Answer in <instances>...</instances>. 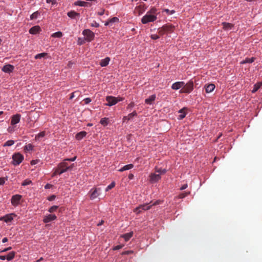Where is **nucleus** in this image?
Instances as JSON below:
<instances>
[{
    "label": "nucleus",
    "instance_id": "2eb2a0df",
    "mask_svg": "<svg viewBox=\"0 0 262 262\" xmlns=\"http://www.w3.org/2000/svg\"><path fill=\"white\" fill-rule=\"evenodd\" d=\"M184 85V81H178L173 83L171 85V89L174 90H178L182 88Z\"/></svg>",
    "mask_w": 262,
    "mask_h": 262
},
{
    "label": "nucleus",
    "instance_id": "bb28decb",
    "mask_svg": "<svg viewBox=\"0 0 262 262\" xmlns=\"http://www.w3.org/2000/svg\"><path fill=\"white\" fill-rule=\"evenodd\" d=\"M116 22H119V18L117 17H114L110 19L108 21H106L104 25L105 26H107Z\"/></svg>",
    "mask_w": 262,
    "mask_h": 262
},
{
    "label": "nucleus",
    "instance_id": "338daca9",
    "mask_svg": "<svg viewBox=\"0 0 262 262\" xmlns=\"http://www.w3.org/2000/svg\"><path fill=\"white\" fill-rule=\"evenodd\" d=\"M122 246L121 245H117V246H116L114 247L113 248V250H119L120 249H121L122 248Z\"/></svg>",
    "mask_w": 262,
    "mask_h": 262
},
{
    "label": "nucleus",
    "instance_id": "c85d7f7f",
    "mask_svg": "<svg viewBox=\"0 0 262 262\" xmlns=\"http://www.w3.org/2000/svg\"><path fill=\"white\" fill-rule=\"evenodd\" d=\"M255 60V57H251L250 58H246L245 59L243 60L241 62V64H243L247 63H251L253 62Z\"/></svg>",
    "mask_w": 262,
    "mask_h": 262
},
{
    "label": "nucleus",
    "instance_id": "ea45409f",
    "mask_svg": "<svg viewBox=\"0 0 262 262\" xmlns=\"http://www.w3.org/2000/svg\"><path fill=\"white\" fill-rule=\"evenodd\" d=\"M58 207L59 206L57 205L52 206L48 209V211L50 213L54 212L58 208Z\"/></svg>",
    "mask_w": 262,
    "mask_h": 262
},
{
    "label": "nucleus",
    "instance_id": "3c124183",
    "mask_svg": "<svg viewBox=\"0 0 262 262\" xmlns=\"http://www.w3.org/2000/svg\"><path fill=\"white\" fill-rule=\"evenodd\" d=\"M158 33L160 35H164L166 32V31L163 30V26L161 28L158 29Z\"/></svg>",
    "mask_w": 262,
    "mask_h": 262
},
{
    "label": "nucleus",
    "instance_id": "4c0bfd02",
    "mask_svg": "<svg viewBox=\"0 0 262 262\" xmlns=\"http://www.w3.org/2000/svg\"><path fill=\"white\" fill-rule=\"evenodd\" d=\"M62 33L60 31L56 32L55 33H54L52 36L53 37H57V38H60L62 36Z\"/></svg>",
    "mask_w": 262,
    "mask_h": 262
},
{
    "label": "nucleus",
    "instance_id": "680f3d73",
    "mask_svg": "<svg viewBox=\"0 0 262 262\" xmlns=\"http://www.w3.org/2000/svg\"><path fill=\"white\" fill-rule=\"evenodd\" d=\"M39 161V160H33L31 161V164L34 165L36 164Z\"/></svg>",
    "mask_w": 262,
    "mask_h": 262
},
{
    "label": "nucleus",
    "instance_id": "09e8293b",
    "mask_svg": "<svg viewBox=\"0 0 262 262\" xmlns=\"http://www.w3.org/2000/svg\"><path fill=\"white\" fill-rule=\"evenodd\" d=\"M45 136V132H41L39 133L38 134H37L35 138L36 139H39L40 138L43 137Z\"/></svg>",
    "mask_w": 262,
    "mask_h": 262
},
{
    "label": "nucleus",
    "instance_id": "052dcab7",
    "mask_svg": "<svg viewBox=\"0 0 262 262\" xmlns=\"http://www.w3.org/2000/svg\"><path fill=\"white\" fill-rule=\"evenodd\" d=\"M11 249H12V247H8V248H5V249H3V250H1V251H0V252H1V253L6 252H7V251H9V250H11Z\"/></svg>",
    "mask_w": 262,
    "mask_h": 262
},
{
    "label": "nucleus",
    "instance_id": "c03bdc74",
    "mask_svg": "<svg viewBox=\"0 0 262 262\" xmlns=\"http://www.w3.org/2000/svg\"><path fill=\"white\" fill-rule=\"evenodd\" d=\"M32 183V181L29 179H26L23 183L22 186H25Z\"/></svg>",
    "mask_w": 262,
    "mask_h": 262
},
{
    "label": "nucleus",
    "instance_id": "72a5a7b5",
    "mask_svg": "<svg viewBox=\"0 0 262 262\" xmlns=\"http://www.w3.org/2000/svg\"><path fill=\"white\" fill-rule=\"evenodd\" d=\"M40 12H39L38 11H36L35 12L33 13L30 15V19L31 20L36 19L38 18V17L39 16H40Z\"/></svg>",
    "mask_w": 262,
    "mask_h": 262
},
{
    "label": "nucleus",
    "instance_id": "e433bc0d",
    "mask_svg": "<svg viewBox=\"0 0 262 262\" xmlns=\"http://www.w3.org/2000/svg\"><path fill=\"white\" fill-rule=\"evenodd\" d=\"M14 144V141L12 140H10L7 141H6L4 144L3 145V146H12Z\"/></svg>",
    "mask_w": 262,
    "mask_h": 262
},
{
    "label": "nucleus",
    "instance_id": "cd10ccee",
    "mask_svg": "<svg viewBox=\"0 0 262 262\" xmlns=\"http://www.w3.org/2000/svg\"><path fill=\"white\" fill-rule=\"evenodd\" d=\"M134 165L132 164H129L126 165H124L122 168H121L120 169L118 170L119 171L122 172L127 170H129L133 168Z\"/></svg>",
    "mask_w": 262,
    "mask_h": 262
},
{
    "label": "nucleus",
    "instance_id": "7ed1b4c3",
    "mask_svg": "<svg viewBox=\"0 0 262 262\" xmlns=\"http://www.w3.org/2000/svg\"><path fill=\"white\" fill-rule=\"evenodd\" d=\"M193 82L192 81L190 80L186 84L184 83V85L183 86V88L181 90L180 92L189 94L191 93L193 91Z\"/></svg>",
    "mask_w": 262,
    "mask_h": 262
},
{
    "label": "nucleus",
    "instance_id": "f704fd0d",
    "mask_svg": "<svg viewBox=\"0 0 262 262\" xmlns=\"http://www.w3.org/2000/svg\"><path fill=\"white\" fill-rule=\"evenodd\" d=\"M47 53H39V54H36L34 58L35 59H40L41 58H43L45 57V56H46L47 55Z\"/></svg>",
    "mask_w": 262,
    "mask_h": 262
},
{
    "label": "nucleus",
    "instance_id": "4468645a",
    "mask_svg": "<svg viewBox=\"0 0 262 262\" xmlns=\"http://www.w3.org/2000/svg\"><path fill=\"white\" fill-rule=\"evenodd\" d=\"M175 26L171 24H166L163 26V30H165L166 33H172L174 31Z\"/></svg>",
    "mask_w": 262,
    "mask_h": 262
},
{
    "label": "nucleus",
    "instance_id": "dca6fc26",
    "mask_svg": "<svg viewBox=\"0 0 262 262\" xmlns=\"http://www.w3.org/2000/svg\"><path fill=\"white\" fill-rule=\"evenodd\" d=\"M66 168L65 167V162H62L58 164L57 167L55 169L56 172H58V174L60 175L62 173H60V171Z\"/></svg>",
    "mask_w": 262,
    "mask_h": 262
},
{
    "label": "nucleus",
    "instance_id": "79ce46f5",
    "mask_svg": "<svg viewBox=\"0 0 262 262\" xmlns=\"http://www.w3.org/2000/svg\"><path fill=\"white\" fill-rule=\"evenodd\" d=\"M107 120H108V119L106 118H103L100 120V123L102 125H103L104 126H106L108 124Z\"/></svg>",
    "mask_w": 262,
    "mask_h": 262
},
{
    "label": "nucleus",
    "instance_id": "864d4df0",
    "mask_svg": "<svg viewBox=\"0 0 262 262\" xmlns=\"http://www.w3.org/2000/svg\"><path fill=\"white\" fill-rule=\"evenodd\" d=\"M83 101L84 102L85 104H89L92 101V100L90 98L88 97L84 99Z\"/></svg>",
    "mask_w": 262,
    "mask_h": 262
},
{
    "label": "nucleus",
    "instance_id": "f3484780",
    "mask_svg": "<svg viewBox=\"0 0 262 262\" xmlns=\"http://www.w3.org/2000/svg\"><path fill=\"white\" fill-rule=\"evenodd\" d=\"M156 96L155 94L151 95L149 98L145 100V102L147 104L151 105L153 103V102L155 100Z\"/></svg>",
    "mask_w": 262,
    "mask_h": 262
},
{
    "label": "nucleus",
    "instance_id": "20e7f679",
    "mask_svg": "<svg viewBox=\"0 0 262 262\" xmlns=\"http://www.w3.org/2000/svg\"><path fill=\"white\" fill-rule=\"evenodd\" d=\"M24 156L19 152L15 153L12 156V164L14 166L19 165L24 160Z\"/></svg>",
    "mask_w": 262,
    "mask_h": 262
},
{
    "label": "nucleus",
    "instance_id": "9b49d317",
    "mask_svg": "<svg viewBox=\"0 0 262 262\" xmlns=\"http://www.w3.org/2000/svg\"><path fill=\"white\" fill-rule=\"evenodd\" d=\"M161 177L160 174L152 173L149 176V181L151 183L157 182L161 179Z\"/></svg>",
    "mask_w": 262,
    "mask_h": 262
},
{
    "label": "nucleus",
    "instance_id": "8fccbe9b",
    "mask_svg": "<svg viewBox=\"0 0 262 262\" xmlns=\"http://www.w3.org/2000/svg\"><path fill=\"white\" fill-rule=\"evenodd\" d=\"M8 177H6V178L4 177H1L0 178V185H4L5 183V181L7 180Z\"/></svg>",
    "mask_w": 262,
    "mask_h": 262
},
{
    "label": "nucleus",
    "instance_id": "ddd939ff",
    "mask_svg": "<svg viewBox=\"0 0 262 262\" xmlns=\"http://www.w3.org/2000/svg\"><path fill=\"white\" fill-rule=\"evenodd\" d=\"M20 118L21 115L19 114H16L12 116L11 120V124L14 125L18 123L20 121Z\"/></svg>",
    "mask_w": 262,
    "mask_h": 262
},
{
    "label": "nucleus",
    "instance_id": "774afa93",
    "mask_svg": "<svg viewBox=\"0 0 262 262\" xmlns=\"http://www.w3.org/2000/svg\"><path fill=\"white\" fill-rule=\"evenodd\" d=\"M187 187H188L187 184H185L183 185H182V186L180 188V190H184V189H186L187 188Z\"/></svg>",
    "mask_w": 262,
    "mask_h": 262
},
{
    "label": "nucleus",
    "instance_id": "4be33fe9",
    "mask_svg": "<svg viewBox=\"0 0 262 262\" xmlns=\"http://www.w3.org/2000/svg\"><path fill=\"white\" fill-rule=\"evenodd\" d=\"M215 85L213 83L209 84L205 86V91L207 93L212 92L215 89Z\"/></svg>",
    "mask_w": 262,
    "mask_h": 262
},
{
    "label": "nucleus",
    "instance_id": "2f4dec72",
    "mask_svg": "<svg viewBox=\"0 0 262 262\" xmlns=\"http://www.w3.org/2000/svg\"><path fill=\"white\" fill-rule=\"evenodd\" d=\"M262 86V81L258 82L254 85V87L253 90H252V93H255L261 86Z\"/></svg>",
    "mask_w": 262,
    "mask_h": 262
},
{
    "label": "nucleus",
    "instance_id": "6e6d98bb",
    "mask_svg": "<svg viewBox=\"0 0 262 262\" xmlns=\"http://www.w3.org/2000/svg\"><path fill=\"white\" fill-rule=\"evenodd\" d=\"M56 198V195L54 194L51 195V196H49L47 199V200L49 201H54Z\"/></svg>",
    "mask_w": 262,
    "mask_h": 262
},
{
    "label": "nucleus",
    "instance_id": "f257e3e1",
    "mask_svg": "<svg viewBox=\"0 0 262 262\" xmlns=\"http://www.w3.org/2000/svg\"><path fill=\"white\" fill-rule=\"evenodd\" d=\"M105 99L107 102L105 104V105L112 106L118 102L123 101L124 98L121 97H116L113 96H107Z\"/></svg>",
    "mask_w": 262,
    "mask_h": 262
},
{
    "label": "nucleus",
    "instance_id": "bf43d9fd",
    "mask_svg": "<svg viewBox=\"0 0 262 262\" xmlns=\"http://www.w3.org/2000/svg\"><path fill=\"white\" fill-rule=\"evenodd\" d=\"M56 0H46V2H47V3H48V4H51L52 5H54L56 3Z\"/></svg>",
    "mask_w": 262,
    "mask_h": 262
},
{
    "label": "nucleus",
    "instance_id": "423d86ee",
    "mask_svg": "<svg viewBox=\"0 0 262 262\" xmlns=\"http://www.w3.org/2000/svg\"><path fill=\"white\" fill-rule=\"evenodd\" d=\"M101 189L100 188H93L89 191L90 198L91 200H94L97 198L100 194Z\"/></svg>",
    "mask_w": 262,
    "mask_h": 262
},
{
    "label": "nucleus",
    "instance_id": "393cba45",
    "mask_svg": "<svg viewBox=\"0 0 262 262\" xmlns=\"http://www.w3.org/2000/svg\"><path fill=\"white\" fill-rule=\"evenodd\" d=\"M186 109L185 107H184L179 111V113L180 114L178 116V119L179 120H182L184 119L186 116V113L185 112V110Z\"/></svg>",
    "mask_w": 262,
    "mask_h": 262
},
{
    "label": "nucleus",
    "instance_id": "f03ea898",
    "mask_svg": "<svg viewBox=\"0 0 262 262\" xmlns=\"http://www.w3.org/2000/svg\"><path fill=\"white\" fill-rule=\"evenodd\" d=\"M157 16L155 15L146 13V14L142 18L141 22L143 24H146L150 22H154L157 19Z\"/></svg>",
    "mask_w": 262,
    "mask_h": 262
},
{
    "label": "nucleus",
    "instance_id": "6ab92c4d",
    "mask_svg": "<svg viewBox=\"0 0 262 262\" xmlns=\"http://www.w3.org/2000/svg\"><path fill=\"white\" fill-rule=\"evenodd\" d=\"M87 133L85 131H81L79 133H78L76 136L75 138L77 140H82L85 136L86 135Z\"/></svg>",
    "mask_w": 262,
    "mask_h": 262
},
{
    "label": "nucleus",
    "instance_id": "58836bf2",
    "mask_svg": "<svg viewBox=\"0 0 262 262\" xmlns=\"http://www.w3.org/2000/svg\"><path fill=\"white\" fill-rule=\"evenodd\" d=\"M167 170L166 169H162V168H156V172L159 173L158 174H160V175L161 174H164L166 172Z\"/></svg>",
    "mask_w": 262,
    "mask_h": 262
},
{
    "label": "nucleus",
    "instance_id": "aec40b11",
    "mask_svg": "<svg viewBox=\"0 0 262 262\" xmlns=\"http://www.w3.org/2000/svg\"><path fill=\"white\" fill-rule=\"evenodd\" d=\"M40 27L38 26H35L31 28L29 31L31 34H36L40 31Z\"/></svg>",
    "mask_w": 262,
    "mask_h": 262
},
{
    "label": "nucleus",
    "instance_id": "39448f33",
    "mask_svg": "<svg viewBox=\"0 0 262 262\" xmlns=\"http://www.w3.org/2000/svg\"><path fill=\"white\" fill-rule=\"evenodd\" d=\"M82 34L84 36L85 40L88 42H91L95 37L94 33L90 29H84L82 31Z\"/></svg>",
    "mask_w": 262,
    "mask_h": 262
},
{
    "label": "nucleus",
    "instance_id": "e2e57ef3",
    "mask_svg": "<svg viewBox=\"0 0 262 262\" xmlns=\"http://www.w3.org/2000/svg\"><path fill=\"white\" fill-rule=\"evenodd\" d=\"M135 105V104L134 102H131L128 105H127V109H129V108H131L132 107H133Z\"/></svg>",
    "mask_w": 262,
    "mask_h": 262
},
{
    "label": "nucleus",
    "instance_id": "49530a36",
    "mask_svg": "<svg viewBox=\"0 0 262 262\" xmlns=\"http://www.w3.org/2000/svg\"><path fill=\"white\" fill-rule=\"evenodd\" d=\"M189 194H190V192H183L179 194V197L180 199H183Z\"/></svg>",
    "mask_w": 262,
    "mask_h": 262
},
{
    "label": "nucleus",
    "instance_id": "a878e982",
    "mask_svg": "<svg viewBox=\"0 0 262 262\" xmlns=\"http://www.w3.org/2000/svg\"><path fill=\"white\" fill-rule=\"evenodd\" d=\"M74 5L75 6H79L81 7H88L89 5V3L86 2L81 1H77L74 3Z\"/></svg>",
    "mask_w": 262,
    "mask_h": 262
},
{
    "label": "nucleus",
    "instance_id": "7c9ffc66",
    "mask_svg": "<svg viewBox=\"0 0 262 262\" xmlns=\"http://www.w3.org/2000/svg\"><path fill=\"white\" fill-rule=\"evenodd\" d=\"M74 166V164H72L71 165L69 166L68 164L66 162H65V167H66V168L61 171L60 173H64L67 171L68 170H71Z\"/></svg>",
    "mask_w": 262,
    "mask_h": 262
},
{
    "label": "nucleus",
    "instance_id": "5701e85b",
    "mask_svg": "<svg viewBox=\"0 0 262 262\" xmlns=\"http://www.w3.org/2000/svg\"><path fill=\"white\" fill-rule=\"evenodd\" d=\"M68 16L70 17L71 18L74 19L76 18V17H79L80 16V14L74 11H69L68 14Z\"/></svg>",
    "mask_w": 262,
    "mask_h": 262
},
{
    "label": "nucleus",
    "instance_id": "c9c22d12",
    "mask_svg": "<svg viewBox=\"0 0 262 262\" xmlns=\"http://www.w3.org/2000/svg\"><path fill=\"white\" fill-rule=\"evenodd\" d=\"M34 146L32 144H28L24 147V150L25 151H31L33 149Z\"/></svg>",
    "mask_w": 262,
    "mask_h": 262
},
{
    "label": "nucleus",
    "instance_id": "69168bd1",
    "mask_svg": "<svg viewBox=\"0 0 262 262\" xmlns=\"http://www.w3.org/2000/svg\"><path fill=\"white\" fill-rule=\"evenodd\" d=\"M161 203V201L160 200H157L153 204H150V205H152V206L157 205L160 204Z\"/></svg>",
    "mask_w": 262,
    "mask_h": 262
},
{
    "label": "nucleus",
    "instance_id": "f8f14e48",
    "mask_svg": "<svg viewBox=\"0 0 262 262\" xmlns=\"http://www.w3.org/2000/svg\"><path fill=\"white\" fill-rule=\"evenodd\" d=\"M14 69V67L13 65L8 64H6L2 69L3 72L7 73H12Z\"/></svg>",
    "mask_w": 262,
    "mask_h": 262
},
{
    "label": "nucleus",
    "instance_id": "6e6552de",
    "mask_svg": "<svg viewBox=\"0 0 262 262\" xmlns=\"http://www.w3.org/2000/svg\"><path fill=\"white\" fill-rule=\"evenodd\" d=\"M21 198L22 196L19 194H15L13 195L11 200V204L13 206H17L19 204Z\"/></svg>",
    "mask_w": 262,
    "mask_h": 262
},
{
    "label": "nucleus",
    "instance_id": "c756f323",
    "mask_svg": "<svg viewBox=\"0 0 262 262\" xmlns=\"http://www.w3.org/2000/svg\"><path fill=\"white\" fill-rule=\"evenodd\" d=\"M222 25L223 26V29L226 30L231 29L233 27V25L232 24L226 22L222 23Z\"/></svg>",
    "mask_w": 262,
    "mask_h": 262
},
{
    "label": "nucleus",
    "instance_id": "0eeeda50",
    "mask_svg": "<svg viewBox=\"0 0 262 262\" xmlns=\"http://www.w3.org/2000/svg\"><path fill=\"white\" fill-rule=\"evenodd\" d=\"M149 204H143L142 205H140L138 207H136L134 212L136 213L137 214H139L142 212V210H148L150 209L152 206V205H149Z\"/></svg>",
    "mask_w": 262,
    "mask_h": 262
},
{
    "label": "nucleus",
    "instance_id": "0e129e2a",
    "mask_svg": "<svg viewBox=\"0 0 262 262\" xmlns=\"http://www.w3.org/2000/svg\"><path fill=\"white\" fill-rule=\"evenodd\" d=\"M52 187V185L50 184H47L45 186V189H50Z\"/></svg>",
    "mask_w": 262,
    "mask_h": 262
},
{
    "label": "nucleus",
    "instance_id": "b1692460",
    "mask_svg": "<svg viewBox=\"0 0 262 262\" xmlns=\"http://www.w3.org/2000/svg\"><path fill=\"white\" fill-rule=\"evenodd\" d=\"M133 236V232L131 231L128 233L123 234L121 237L124 239L126 242H127Z\"/></svg>",
    "mask_w": 262,
    "mask_h": 262
},
{
    "label": "nucleus",
    "instance_id": "de8ad7c7",
    "mask_svg": "<svg viewBox=\"0 0 262 262\" xmlns=\"http://www.w3.org/2000/svg\"><path fill=\"white\" fill-rule=\"evenodd\" d=\"M85 38L79 37L78 39L77 43L78 45H82L85 43Z\"/></svg>",
    "mask_w": 262,
    "mask_h": 262
},
{
    "label": "nucleus",
    "instance_id": "1a4fd4ad",
    "mask_svg": "<svg viewBox=\"0 0 262 262\" xmlns=\"http://www.w3.org/2000/svg\"><path fill=\"white\" fill-rule=\"evenodd\" d=\"M57 219V216L55 214H48L43 217V222L44 223H48Z\"/></svg>",
    "mask_w": 262,
    "mask_h": 262
},
{
    "label": "nucleus",
    "instance_id": "a19ab883",
    "mask_svg": "<svg viewBox=\"0 0 262 262\" xmlns=\"http://www.w3.org/2000/svg\"><path fill=\"white\" fill-rule=\"evenodd\" d=\"M115 186V182H112L109 185H108L106 189H105V191H108L110 190H111V189H112L113 188H114Z\"/></svg>",
    "mask_w": 262,
    "mask_h": 262
},
{
    "label": "nucleus",
    "instance_id": "13d9d810",
    "mask_svg": "<svg viewBox=\"0 0 262 262\" xmlns=\"http://www.w3.org/2000/svg\"><path fill=\"white\" fill-rule=\"evenodd\" d=\"M91 26L94 27L96 28H98L99 27V23H97L96 21H94L93 23L91 24Z\"/></svg>",
    "mask_w": 262,
    "mask_h": 262
},
{
    "label": "nucleus",
    "instance_id": "603ef678",
    "mask_svg": "<svg viewBox=\"0 0 262 262\" xmlns=\"http://www.w3.org/2000/svg\"><path fill=\"white\" fill-rule=\"evenodd\" d=\"M134 252L132 250H127L125 251L122 253V255H129L130 254L133 253Z\"/></svg>",
    "mask_w": 262,
    "mask_h": 262
},
{
    "label": "nucleus",
    "instance_id": "a211bd4d",
    "mask_svg": "<svg viewBox=\"0 0 262 262\" xmlns=\"http://www.w3.org/2000/svg\"><path fill=\"white\" fill-rule=\"evenodd\" d=\"M137 116V113L135 111H134L132 113L129 114L127 116H124L123 118V121H125L126 120L128 121V120L132 119L134 117Z\"/></svg>",
    "mask_w": 262,
    "mask_h": 262
},
{
    "label": "nucleus",
    "instance_id": "5fc2aeb1",
    "mask_svg": "<svg viewBox=\"0 0 262 262\" xmlns=\"http://www.w3.org/2000/svg\"><path fill=\"white\" fill-rule=\"evenodd\" d=\"M150 37L152 39L156 40L160 38V36L157 34H151Z\"/></svg>",
    "mask_w": 262,
    "mask_h": 262
},
{
    "label": "nucleus",
    "instance_id": "a18cd8bd",
    "mask_svg": "<svg viewBox=\"0 0 262 262\" xmlns=\"http://www.w3.org/2000/svg\"><path fill=\"white\" fill-rule=\"evenodd\" d=\"M157 9L156 8L153 7L151 8L147 13H149V14L155 15L157 13Z\"/></svg>",
    "mask_w": 262,
    "mask_h": 262
},
{
    "label": "nucleus",
    "instance_id": "412c9836",
    "mask_svg": "<svg viewBox=\"0 0 262 262\" xmlns=\"http://www.w3.org/2000/svg\"><path fill=\"white\" fill-rule=\"evenodd\" d=\"M110 61V58L108 57H107L103 59H102L100 62V65L102 67H106L107 66L109 62Z\"/></svg>",
    "mask_w": 262,
    "mask_h": 262
},
{
    "label": "nucleus",
    "instance_id": "473e14b6",
    "mask_svg": "<svg viewBox=\"0 0 262 262\" xmlns=\"http://www.w3.org/2000/svg\"><path fill=\"white\" fill-rule=\"evenodd\" d=\"M15 253H16L14 251H11V252H9L7 254V255H6L7 259L8 261L12 260L15 257Z\"/></svg>",
    "mask_w": 262,
    "mask_h": 262
},
{
    "label": "nucleus",
    "instance_id": "4d7b16f0",
    "mask_svg": "<svg viewBox=\"0 0 262 262\" xmlns=\"http://www.w3.org/2000/svg\"><path fill=\"white\" fill-rule=\"evenodd\" d=\"M76 158H77V157L75 156L71 158L66 159L65 160H64V161L63 162H66L67 161L73 162V161H74L76 159Z\"/></svg>",
    "mask_w": 262,
    "mask_h": 262
},
{
    "label": "nucleus",
    "instance_id": "9d476101",
    "mask_svg": "<svg viewBox=\"0 0 262 262\" xmlns=\"http://www.w3.org/2000/svg\"><path fill=\"white\" fill-rule=\"evenodd\" d=\"M16 216L17 215L14 213L8 214L2 217L1 220H3L5 222L8 223L12 222L13 218Z\"/></svg>",
    "mask_w": 262,
    "mask_h": 262
},
{
    "label": "nucleus",
    "instance_id": "37998d69",
    "mask_svg": "<svg viewBox=\"0 0 262 262\" xmlns=\"http://www.w3.org/2000/svg\"><path fill=\"white\" fill-rule=\"evenodd\" d=\"M163 12H166L168 15H172L175 13V11L174 10H170L168 9H164L163 10Z\"/></svg>",
    "mask_w": 262,
    "mask_h": 262
}]
</instances>
